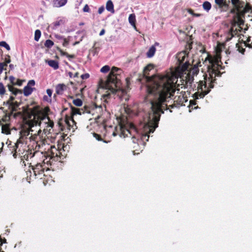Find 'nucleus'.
Here are the masks:
<instances>
[{
  "instance_id": "a19ab883",
  "label": "nucleus",
  "mask_w": 252,
  "mask_h": 252,
  "mask_svg": "<svg viewBox=\"0 0 252 252\" xmlns=\"http://www.w3.org/2000/svg\"><path fill=\"white\" fill-rule=\"evenodd\" d=\"M30 131H32V129H31L30 130H26L24 132V135L25 136H28L30 134Z\"/></svg>"
},
{
  "instance_id": "f257e3e1",
  "label": "nucleus",
  "mask_w": 252,
  "mask_h": 252,
  "mask_svg": "<svg viewBox=\"0 0 252 252\" xmlns=\"http://www.w3.org/2000/svg\"><path fill=\"white\" fill-rule=\"evenodd\" d=\"M172 89L173 83L169 75L158 76L153 85L147 87L149 94L153 95L154 100L151 102V110L144 116L143 122L139 126L140 129L133 125L130 126L129 129L120 126L118 132L120 136L125 138L129 134L134 143H142L145 140L148 141L149 134L153 133L158 127L160 113L163 114L164 110L167 109L165 102L170 97Z\"/></svg>"
},
{
  "instance_id": "dca6fc26",
  "label": "nucleus",
  "mask_w": 252,
  "mask_h": 252,
  "mask_svg": "<svg viewBox=\"0 0 252 252\" xmlns=\"http://www.w3.org/2000/svg\"><path fill=\"white\" fill-rule=\"evenodd\" d=\"M106 8L107 11L112 13H114L115 10L114 9V4L111 0L107 1L106 5Z\"/></svg>"
},
{
  "instance_id": "4d7b16f0",
  "label": "nucleus",
  "mask_w": 252,
  "mask_h": 252,
  "mask_svg": "<svg viewBox=\"0 0 252 252\" xmlns=\"http://www.w3.org/2000/svg\"><path fill=\"white\" fill-rule=\"evenodd\" d=\"M103 96H104V98H105V97L110 98V96H111V94H110V93H108V94H104V95H103Z\"/></svg>"
},
{
  "instance_id": "7c9ffc66",
  "label": "nucleus",
  "mask_w": 252,
  "mask_h": 252,
  "mask_svg": "<svg viewBox=\"0 0 252 252\" xmlns=\"http://www.w3.org/2000/svg\"><path fill=\"white\" fill-rule=\"evenodd\" d=\"M5 89L3 84L0 82V95H3L5 94Z\"/></svg>"
},
{
  "instance_id": "603ef678",
  "label": "nucleus",
  "mask_w": 252,
  "mask_h": 252,
  "mask_svg": "<svg viewBox=\"0 0 252 252\" xmlns=\"http://www.w3.org/2000/svg\"><path fill=\"white\" fill-rule=\"evenodd\" d=\"M49 111H50L49 108V107H46V108H45L44 112L43 113H45V114H47L48 113V112H49Z\"/></svg>"
},
{
  "instance_id": "4c0bfd02",
  "label": "nucleus",
  "mask_w": 252,
  "mask_h": 252,
  "mask_svg": "<svg viewBox=\"0 0 252 252\" xmlns=\"http://www.w3.org/2000/svg\"><path fill=\"white\" fill-rule=\"evenodd\" d=\"M4 66H6V64H4V63H0V74L2 73Z\"/></svg>"
},
{
  "instance_id": "393cba45",
  "label": "nucleus",
  "mask_w": 252,
  "mask_h": 252,
  "mask_svg": "<svg viewBox=\"0 0 252 252\" xmlns=\"http://www.w3.org/2000/svg\"><path fill=\"white\" fill-rule=\"evenodd\" d=\"M41 36V32L39 30H36L34 33V40L38 41Z\"/></svg>"
},
{
  "instance_id": "4be33fe9",
  "label": "nucleus",
  "mask_w": 252,
  "mask_h": 252,
  "mask_svg": "<svg viewBox=\"0 0 252 252\" xmlns=\"http://www.w3.org/2000/svg\"><path fill=\"white\" fill-rule=\"evenodd\" d=\"M153 69V66L151 64H149L147 66H146L143 70L144 75L146 77H148V75L149 74V71H150L151 69Z\"/></svg>"
},
{
  "instance_id": "473e14b6",
  "label": "nucleus",
  "mask_w": 252,
  "mask_h": 252,
  "mask_svg": "<svg viewBox=\"0 0 252 252\" xmlns=\"http://www.w3.org/2000/svg\"><path fill=\"white\" fill-rule=\"evenodd\" d=\"M4 61L5 62L4 64H7V63H9L11 61L10 56L9 55H6Z\"/></svg>"
},
{
  "instance_id": "09e8293b",
  "label": "nucleus",
  "mask_w": 252,
  "mask_h": 252,
  "mask_svg": "<svg viewBox=\"0 0 252 252\" xmlns=\"http://www.w3.org/2000/svg\"><path fill=\"white\" fill-rule=\"evenodd\" d=\"M55 37L57 39H63V36L61 35H59V34H56L55 35Z\"/></svg>"
},
{
  "instance_id": "9b49d317",
  "label": "nucleus",
  "mask_w": 252,
  "mask_h": 252,
  "mask_svg": "<svg viewBox=\"0 0 252 252\" xmlns=\"http://www.w3.org/2000/svg\"><path fill=\"white\" fill-rule=\"evenodd\" d=\"M66 86L64 84H59L56 87V93L59 95H62L66 90Z\"/></svg>"
},
{
  "instance_id": "864d4df0",
  "label": "nucleus",
  "mask_w": 252,
  "mask_h": 252,
  "mask_svg": "<svg viewBox=\"0 0 252 252\" xmlns=\"http://www.w3.org/2000/svg\"><path fill=\"white\" fill-rule=\"evenodd\" d=\"M105 32V31L104 29H102L100 32H99V35L102 36L103 35Z\"/></svg>"
},
{
  "instance_id": "37998d69",
  "label": "nucleus",
  "mask_w": 252,
  "mask_h": 252,
  "mask_svg": "<svg viewBox=\"0 0 252 252\" xmlns=\"http://www.w3.org/2000/svg\"><path fill=\"white\" fill-rule=\"evenodd\" d=\"M46 92H47V94L49 95V96L51 97L52 94V92H53L52 90L48 89L47 90Z\"/></svg>"
},
{
  "instance_id": "2eb2a0df",
  "label": "nucleus",
  "mask_w": 252,
  "mask_h": 252,
  "mask_svg": "<svg viewBox=\"0 0 252 252\" xmlns=\"http://www.w3.org/2000/svg\"><path fill=\"white\" fill-rule=\"evenodd\" d=\"M46 63H47L50 66L53 68L55 70L59 68V63L55 60H48L46 61Z\"/></svg>"
},
{
  "instance_id": "20e7f679",
  "label": "nucleus",
  "mask_w": 252,
  "mask_h": 252,
  "mask_svg": "<svg viewBox=\"0 0 252 252\" xmlns=\"http://www.w3.org/2000/svg\"><path fill=\"white\" fill-rule=\"evenodd\" d=\"M31 112L33 115H35L37 117V119L41 121H44L47 119L50 121V118L47 115L43 113L41 110H39V106H36L31 110Z\"/></svg>"
},
{
  "instance_id": "680f3d73",
  "label": "nucleus",
  "mask_w": 252,
  "mask_h": 252,
  "mask_svg": "<svg viewBox=\"0 0 252 252\" xmlns=\"http://www.w3.org/2000/svg\"><path fill=\"white\" fill-rule=\"evenodd\" d=\"M7 104L10 105L12 106L13 102H11L9 100H8L6 102Z\"/></svg>"
},
{
  "instance_id": "a211bd4d",
  "label": "nucleus",
  "mask_w": 252,
  "mask_h": 252,
  "mask_svg": "<svg viewBox=\"0 0 252 252\" xmlns=\"http://www.w3.org/2000/svg\"><path fill=\"white\" fill-rule=\"evenodd\" d=\"M156 51V49L155 46H152L146 53L147 57H148V58L153 57L154 56V55H155Z\"/></svg>"
},
{
  "instance_id": "de8ad7c7",
  "label": "nucleus",
  "mask_w": 252,
  "mask_h": 252,
  "mask_svg": "<svg viewBox=\"0 0 252 252\" xmlns=\"http://www.w3.org/2000/svg\"><path fill=\"white\" fill-rule=\"evenodd\" d=\"M108 90H109L112 93H115L116 92V89L112 87H111L109 88H108Z\"/></svg>"
},
{
  "instance_id": "6ab92c4d",
  "label": "nucleus",
  "mask_w": 252,
  "mask_h": 252,
  "mask_svg": "<svg viewBox=\"0 0 252 252\" xmlns=\"http://www.w3.org/2000/svg\"><path fill=\"white\" fill-rule=\"evenodd\" d=\"M2 133L6 134H10V130L9 126V125L5 124L2 126L1 128Z\"/></svg>"
},
{
  "instance_id": "e2e57ef3",
  "label": "nucleus",
  "mask_w": 252,
  "mask_h": 252,
  "mask_svg": "<svg viewBox=\"0 0 252 252\" xmlns=\"http://www.w3.org/2000/svg\"><path fill=\"white\" fill-rule=\"evenodd\" d=\"M78 75H79V73L78 72H76L74 74V75H73V77H77L78 76Z\"/></svg>"
},
{
  "instance_id": "49530a36",
  "label": "nucleus",
  "mask_w": 252,
  "mask_h": 252,
  "mask_svg": "<svg viewBox=\"0 0 252 252\" xmlns=\"http://www.w3.org/2000/svg\"><path fill=\"white\" fill-rule=\"evenodd\" d=\"M10 115H11V114L9 115H6L5 118L2 119L3 121L6 122L7 121V119L9 120Z\"/></svg>"
},
{
  "instance_id": "774afa93",
  "label": "nucleus",
  "mask_w": 252,
  "mask_h": 252,
  "mask_svg": "<svg viewBox=\"0 0 252 252\" xmlns=\"http://www.w3.org/2000/svg\"><path fill=\"white\" fill-rule=\"evenodd\" d=\"M47 98V96H44V99L45 100H46V98Z\"/></svg>"
},
{
  "instance_id": "ddd939ff",
  "label": "nucleus",
  "mask_w": 252,
  "mask_h": 252,
  "mask_svg": "<svg viewBox=\"0 0 252 252\" xmlns=\"http://www.w3.org/2000/svg\"><path fill=\"white\" fill-rule=\"evenodd\" d=\"M35 89L34 88H32L30 86H26L23 90L24 95L26 96L30 95Z\"/></svg>"
},
{
  "instance_id": "13d9d810",
  "label": "nucleus",
  "mask_w": 252,
  "mask_h": 252,
  "mask_svg": "<svg viewBox=\"0 0 252 252\" xmlns=\"http://www.w3.org/2000/svg\"><path fill=\"white\" fill-rule=\"evenodd\" d=\"M68 76H69L70 78L73 77V73L72 72H69L68 73Z\"/></svg>"
},
{
  "instance_id": "c85d7f7f",
  "label": "nucleus",
  "mask_w": 252,
  "mask_h": 252,
  "mask_svg": "<svg viewBox=\"0 0 252 252\" xmlns=\"http://www.w3.org/2000/svg\"><path fill=\"white\" fill-rule=\"evenodd\" d=\"M9 79L12 85H21V84H18V83L15 82V78L14 76H10L9 78Z\"/></svg>"
},
{
  "instance_id": "4468645a",
  "label": "nucleus",
  "mask_w": 252,
  "mask_h": 252,
  "mask_svg": "<svg viewBox=\"0 0 252 252\" xmlns=\"http://www.w3.org/2000/svg\"><path fill=\"white\" fill-rule=\"evenodd\" d=\"M65 20L64 18H62L60 20H58L52 23V25L53 26V29H56L58 27L62 25H63L65 23Z\"/></svg>"
},
{
  "instance_id": "e433bc0d",
  "label": "nucleus",
  "mask_w": 252,
  "mask_h": 252,
  "mask_svg": "<svg viewBox=\"0 0 252 252\" xmlns=\"http://www.w3.org/2000/svg\"><path fill=\"white\" fill-rule=\"evenodd\" d=\"M241 9H237L234 7H233V8L231 9L230 10V13L232 14H235L236 13V11H239Z\"/></svg>"
},
{
  "instance_id": "6e6d98bb",
  "label": "nucleus",
  "mask_w": 252,
  "mask_h": 252,
  "mask_svg": "<svg viewBox=\"0 0 252 252\" xmlns=\"http://www.w3.org/2000/svg\"><path fill=\"white\" fill-rule=\"evenodd\" d=\"M224 2H226V4H227L228 5V9L229 8V4L231 2V0H224Z\"/></svg>"
},
{
  "instance_id": "5fc2aeb1",
  "label": "nucleus",
  "mask_w": 252,
  "mask_h": 252,
  "mask_svg": "<svg viewBox=\"0 0 252 252\" xmlns=\"http://www.w3.org/2000/svg\"><path fill=\"white\" fill-rule=\"evenodd\" d=\"M196 104V102L194 100H190V104L192 105H195Z\"/></svg>"
},
{
  "instance_id": "c756f323",
  "label": "nucleus",
  "mask_w": 252,
  "mask_h": 252,
  "mask_svg": "<svg viewBox=\"0 0 252 252\" xmlns=\"http://www.w3.org/2000/svg\"><path fill=\"white\" fill-rule=\"evenodd\" d=\"M0 46L5 47L7 50H9L10 49L9 45L5 41L0 42Z\"/></svg>"
},
{
  "instance_id": "69168bd1",
  "label": "nucleus",
  "mask_w": 252,
  "mask_h": 252,
  "mask_svg": "<svg viewBox=\"0 0 252 252\" xmlns=\"http://www.w3.org/2000/svg\"><path fill=\"white\" fill-rule=\"evenodd\" d=\"M95 107H96V108H98L99 109H101V108H102V107H101V105H100V106H97V105H95Z\"/></svg>"
},
{
  "instance_id": "7ed1b4c3",
  "label": "nucleus",
  "mask_w": 252,
  "mask_h": 252,
  "mask_svg": "<svg viewBox=\"0 0 252 252\" xmlns=\"http://www.w3.org/2000/svg\"><path fill=\"white\" fill-rule=\"evenodd\" d=\"M207 88L206 84H204L203 82L202 81H199V82L197 84V86L194 85V87L192 88L193 90H197L198 92L195 93L193 94V97L194 99H198L199 98H203L205 95L207 94L210 92V89H207V90H204V88Z\"/></svg>"
},
{
  "instance_id": "c03bdc74",
  "label": "nucleus",
  "mask_w": 252,
  "mask_h": 252,
  "mask_svg": "<svg viewBox=\"0 0 252 252\" xmlns=\"http://www.w3.org/2000/svg\"><path fill=\"white\" fill-rule=\"evenodd\" d=\"M190 13L193 16H195V17H200L201 14H198V13H194L193 12V11L192 10H191L190 12Z\"/></svg>"
},
{
  "instance_id": "338daca9",
  "label": "nucleus",
  "mask_w": 252,
  "mask_h": 252,
  "mask_svg": "<svg viewBox=\"0 0 252 252\" xmlns=\"http://www.w3.org/2000/svg\"><path fill=\"white\" fill-rule=\"evenodd\" d=\"M113 135L114 136H116V135H117V133H116L115 132H113Z\"/></svg>"
},
{
  "instance_id": "58836bf2",
  "label": "nucleus",
  "mask_w": 252,
  "mask_h": 252,
  "mask_svg": "<svg viewBox=\"0 0 252 252\" xmlns=\"http://www.w3.org/2000/svg\"><path fill=\"white\" fill-rule=\"evenodd\" d=\"M94 137H95L97 140H98V141H100V140H101V136H100L99 135H98V134H96V133H94Z\"/></svg>"
},
{
  "instance_id": "f704fd0d",
  "label": "nucleus",
  "mask_w": 252,
  "mask_h": 252,
  "mask_svg": "<svg viewBox=\"0 0 252 252\" xmlns=\"http://www.w3.org/2000/svg\"><path fill=\"white\" fill-rule=\"evenodd\" d=\"M83 10L85 12H89L90 11V9L87 4H86L84 7Z\"/></svg>"
},
{
  "instance_id": "8fccbe9b",
  "label": "nucleus",
  "mask_w": 252,
  "mask_h": 252,
  "mask_svg": "<svg viewBox=\"0 0 252 252\" xmlns=\"http://www.w3.org/2000/svg\"><path fill=\"white\" fill-rule=\"evenodd\" d=\"M60 53H61V55L62 56H67V53L63 52V51H62L61 50H60Z\"/></svg>"
},
{
  "instance_id": "0e129e2a",
  "label": "nucleus",
  "mask_w": 252,
  "mask_h": 252,
  "mask_svg": "<svg viewBox=\"0 0 252 252\" xmlns=\"http://www.w3.org/2000/svg\"><path fill=\"white\" fill-rule=\"evenodd\" d=\"M9 67L11 69H13L14 68V65L12 64H10L9 65Z\"/></svg>"
},
{
  "instance_id": "1a4fd4ad",
  "label": "nucleus",
  "mask_w": 252,
  "mask_h": 252,
  "mask_svg": "<svg viewBox=\"0 0 252 252\" xmlns=\"http://www.w3.org/2000/svg\"><path fill=\"white\" fill-rule=\"evenodd\" d=\"M194 80V77L193 76L190 75V74H188L185 76V80L184 79H182V81H183V84L184 85V88H187L188 85H190V87H192V83H193Z\"/></svg>"
},
{
  "instance_id": "3c124183",
  "label": "nucleus",
  "mask_w": 252,
  "mask_h": 252,
  "mask_svg": "<svg viewBox=\"0 0 252 252\" xmlns=\"http://www.w3.org/2000/svg\"><path fill=\"white\" fill-rule=\"evenodd\" d=\"M83 38V37L82 36V37H81V39L80 40V41L75 42L73 44V46H75V45H76L80 43V42L81 41H82V40Z\"/></svg>"
},
{
  "instance_id": "6e6552de",
  "label": "nucleus",
  "mask_w": 252,
  "mask_h": 252,
  "mask_svg": "<svg viewBox=\"0 0 252 252\" xmlns=\"http://www.w3.org/2000/svg\"><path fill=\"white\" fill-rule=\"evenodd\" d=\"M70 108H71V113L73 115H76V114L81 115L82 113H84L85 112L90 113V112L88 111V110L87 106L84 107L83 109V108L79 109V108H77L73 107V106H72L70 104Z\"/></svg>"
},
{
  "instance_id": "bb28decb",
  "label": "nucleus",
  "mask_w": 252,
  "mask_h": 252,
  "mask_svg": "<svg viewBox=\"0 0 252 252\" xmlns=\"http://www.w3.org/2000/svg\"><path fill=\"white\" fill-rule=\"evenodd\" d=\"M110 66L109 65H106L103 66L101 69L100 71L102 73H107L110 70Z\"/></svg>"
},
{
  "instance_id": "a878e982",
  "label": "nucleus",
  "mask_w": 252,
  "mask_h": 252,
  "mask_svg": "<svg viewBox=\"0 0 252 252\" xmlns=\"http://www.w3.org/2000/svg\"><path fill=\"white\" fill-rule=\"evenodd\" d=\"M53 45H54V42L50 39H48V40H46V41L44 43L45 46L47 48H49L52 47Z\"/></svg>"
},
{
  "instance_id": "412c9836",
  "label": "nucleus",
  "mask_w": 252,
  "mask_h": 252,
  "mask_svg": "<svg viewBox=\"0 0 252 252\" xmlns=\"http://www.w3.org/2000/svg\"><path fill=\"white\" fill-rule=\"evenodd\" d=\"M128 22L133 26H135L136 18L134 14H131L128 17Z\"/></svg>"
},
{
  "instance_id": "9d476101",
  "label": "nucleus",
  "mask_w": 252,
  "mask_h": 252,
  "mask_svg": "<svg viewBox=\"0 0 252 252\" xmlns=\"http://www.w3.org/2000/svg\"><path fill=\"white\" fill-rule=\"evenodd\" d=\"M67 0H53L52 4L54 7H60L66 4Z\"/></svg>"
},
{
  "instance_id": "bf43d9fd",
  "label": "nucleus",
  "mask_w": 252,
  "mask_h": 252,
  "mask_svg": "<svg viewBox=\"0 0 252 252\" xmlns=\"http://www.w3.org/2000/svg\"><path fill=\"white\" fill-rule=\"evenodd\" d=\"M15 99L14 97L12 96H10V98H9V101L12 102V101L14 100V99Z\"/></svg>"
},
{
  "instance_id": "052dcab7",
  "label": "nucleus",
  "mask_w": 252,
  "mask_h": 252,
  "mask_svg": "<svg viewBox=\"0 0 252 252\" xmlns=\"http://www.w3.org/2000/svg\"><path fill=\"white\" fill-rule=\"evenodd\" d=\"M49 126L51 127H53L54 126V123L53 122H50L49 124Z\"/></svg>"
},
{
  "instance_id": "423d86ee",
  "label": "nucleus",
  "mask_w": 252,
  "mask_h": 252,
  "mask_svg": "<svg viewBox=\"0 0 252 252\" xmlns=\"http://www.w3.org/2000/svg\"><path fill=\"white\" fill-rule=\"evenodd\" d=\"M120 71V69L116 67H113L110 71L107 79L108 83L115 84L117 80V72Z\"/></svg>"
},
{
  "instance_id": "f03ea898",
  "label": "nucleus",
  "mask_w": 252,
  "mask_h": 252,
  "mask_svg": "<svg viewBox=\"0 0 252 252\" xmlns=\"http://www.w3.org/2000/svg\"><path fill=\"white\" fill-rule=\"evenodd\" d=\"M210 65L208 66V72L209 75V77L208 78L209 81H210V87L211 88H213L214 86L212 85V83L214 82L215 79H214V78H215L216 76H220L221 75V73L220 71L218 70L219 69V64L214 61H210Z\"/></svg>"
},
{
  "instance_id": "cd10ccee",
  "label": "nucleus",
  "mask_w": 252,
  "mask_h": 252,
  "mask_svg": "<svg viewBox=\"0 0 252 252\" xmlns=\"http://www.w3.org/2000/svg\"><path fill=\"white\" fill-rule=\"evenodd\" d=\"M12 106V112L11 113V115L12 114V113L14 111H16V108L19 106V103L18 102L15 101L14 102H13Z\"/></svg>"
},
{
  "instance_id": "72a5a7b5",
  "label": "nucleus",
  "mask_w": 252,
  "mask_h": 252,
  "mask_svg": "<svg viewBox=\"0 0 252 252\" xmlns=\"http://www.w3.org/2000/svg\"><path fill=\"white\" fill-rule=\"evenodd\" d=\"M38 124L40 126V124H41V122H40L38 123V120H34L33 122H31V124H30V126L32 127L34 125H36Z\"/></svg>"
},
{
  "instance_id": "f8f14e48",
  "label": "nucleus",
  "mask_w": 252,
  "mask_h": 252,
  "mask_svg": "<svg viewBox=\"0 0 252 252\" xmlns=\"http://www.w3.org/2000/svg\"><path fill=\"white\" fill-rule=\"evenodd\" d=\"M32 169L33 170V172L35 175L37 174H42L44 172V169L40 163L37 164L35 166L32 168Z\"/></svg>"
},
{
  "instance_id": "2f4dec72",
  "label": "nucleus",
  "mask_w": 252,
  "mask_h": 252,
  "mask_svg": "<svg viewBox=\"0 0 252 252\" xmlns=\"http://www.w3.org/2000/svg\"><path fill=\"white\" fill-rule=\"evenodd\" d=\"M90 77V75L88 73H85V74H82L81 76V78L83 79V80H85V79H87L88 78H89Z\"/></svg>"
},
{
  "instance_id": "5701e85b",
  "label": "nucleus",
  "mask_w": 252,
  "mask_h": 252,
  "mask_svg": "<svg viewBox=\"0 0 252 252\" xmlns=\"http://www.w3.org/2000/svg\"><path fill=\"white\" fill-rule=\"evenodd\" d=\"M7 87L9 91L11 92L13 94L16 95L19 92V90L14 88L12 85H8Z\"/></svg>"
},
{
  "instance_id": "aec40b11",
  "label": "nucleus",
  "mask_w": 252,
  "mask_h": 252,
  "mask_svg": "<svg viewBox=\"0 0 252 252\" xmlns=\"http://www.w3.org/2000/svg\"><path fill=\"white\" fill-rule=\"evenodd\" d=\"M202 7L204 10H205L207 12H209V11L211 8L212 5L210 2L208 1H205L203 3Z\"/></svg>"
},
{
  "instance_id": "39448f33",
  "label": "nucleus",
  "mask_w": 252,
  "mask_h": 252,
  "mask_svg": "<svg viewBox=\"0 0 252 252\" xmlns=\"http://www.w3.org/2000/svg\"><path fill=\"white\" fill-rule=\"evenodd\" d=\"M215 2L216 4L213 6L217 10H219L220 12L227 11L228 5L224 0H215Z\"/></svg>"
},
{
  "instance_id": "f3484780",
  "label": "nucleus",
  "mask_w": 252,
  "mask_h": 252,
  "mask_svg": "<svg viewBox=\"0 0 252 252\" xmlns=\"http://www.w3.org/2000/svg\"><path fill=\"white\" fill-rule=\"evenodd\" d=\"M231 2L233 4V7L237 9H241L243 7V5H241L240 0H231Z\"/></svg>"
},
{
  "instance_id": "0eeeda50",
  "label": "nucleus",
  "mask_w": 252,
  "mask_h": 252,
  "mask_svg": "<svg viewBox=\"0 0 252 252\" xmlns=\"http://www.w3.org/2000/svg\"><path fill=\"white\" fill-rule=\"evenodd\" d=\"M186 58V53L185 52H181L178 53L176 55V58L177 59V62L180 66H184L186 63H187V62L185 63V60Z\"/></svg>"
},
{
  "instance_id": "79ce46f5",
  "label": "nucleus",
  "mask_w": 252,
  "mask_h": 252,
  "mask_svg": "<svg viewBox=\"0 0 252 252\" xmlns=\"http://www.w3.org/2000/svg\"><path fill=\"white\" fill-rule=\"evenodd\" d=\"M104 10V8L103 6H101L98 8V13L99 14H101Z\"/></svg>"
},
{
  "instance_id": "c9c22d12",
  "label": "nucleus",
  "mask_w": 252,
  "mask_h": 252,
  "mask_svg": "<svg viewBox=\"0 0 252 252\" xmlns=\"http://www.w3.org/2000/svg\"><path fill=\"white\" fill-rule=\"evenodd\" d=\"M35 81L33 80H31L28 82V83L27 86L30 87L31 86L35 85Z\"/></svg>"
},
{
  "instance_id": "ea45409f",
  "label": "nucleus",
  "mask_w": 252,
  "mask_h": 252,
  "mask_svg": "<svg viewBox=\"0 0 252 252\" xmlns=\"http://www.w3.org/2000/svg\"><path fill=\"white\" fill-rule=\"evenodd\" d=\"M69 43V41L67 40L65 38H63V46L66 47L67 46V45Z\"/></svg>"
},
{
  "instance_id": "a18cd8bd",
  "label": "nucleus",
  "mask_w": 252,
  "mask_h": 252,
  "mask_svg": "<svg viewBox=\"0 0 252 252\" xmlns=\"http://www.w3.org/2000/svg\"><path fill=\"white\" fill-rule=\"evenodd\" d=\"M66 57L68 58L69 61H71V59L74 58L75 56L74 55H69L67 53Z\"/></svg>"
},
{
  "instance_id": "b1692460",
  "label": "nucleus",
  "mask_w": 252,
  "mask_h": 252,
  "mask_svg": "<svg viewBox=\"0 0 252 252\" xmlns=\"http://www.w3.org/2000/svg\"><path fill=\"white\" fill-rule=\"evenodd\" d=\"M73 104L76 106H81L83 104V102L80 98H77L73 100Z\"/></svg>"
}]
</instances>
